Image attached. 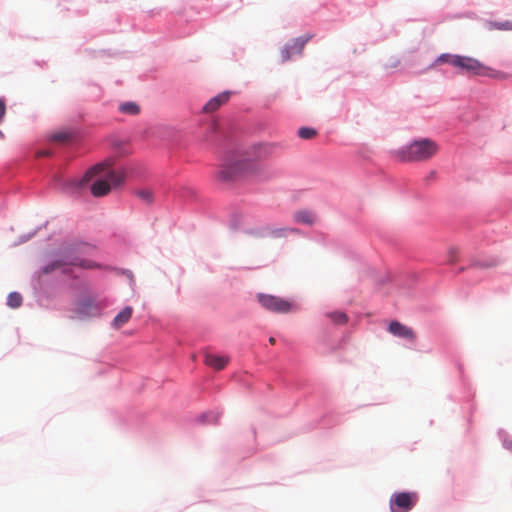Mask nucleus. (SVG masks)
<instances>
[{"mask_svg": "<svg viewBox=\"0 0 512 512\" xmlns=\"http://www.w3.org/2000/svg\"><path fill=\"white\" fill-rule=\"evenodd\" d=\"M269 343L270 348L265 346L267 359L258 364L255 372L239 379L242 385L276 418L288 416L302 399L309 408H326L324 389L307 381L292 344L279 336H270Z\"/></svg>", "mask_w": 512, "mask_h": 512, "instance_id": "obj_1", "label": "nucleus"}, {"mask_svg": "<svg viewBox=\"0 0 512 512\" xmlns=\"http://www.w3.org/2000/svg\"><path fill=\"white\" fill-rule=\"evenodd\" d=\"M494 220L495 218L491 216L485 219H465L462 225L467 233V243L461 247H449L444 259L429 268L411 269L399 275L388 271L377 278V286L395 284L403 288H412L418 283L428 280L434 273L444 274L450 271L456 275L467 268L484 270L498 266L500 259L484 249L485 244L489 245L491 242L498 241V239H491L487 236L488 231H494L491 228V223Z\"/></svg>", "mask_w": 512, "mask_h": 512, "instance_id": "obj_2", "label": "nucleus"}, {"mask_svg": "<svg viewBox=\"0 0 512 512\" xmlns=\"http://www.w3.org/2000/svg\"><path fill=\"white\" fill-rule=\"evenodd\" d=\"M273 148L264 142L254 143L242 157H228L214 173L218 183L233 186L237 182L255 178L264 172V161L271 155Z\"/></svg>", "mask_w": 512, "mask_h": 512, "instance_id": "obj_3", "label": "nucleus"}, {"mask_svg": "<svg viewBox=\"0 0 512 512\" xmlns=\"http://www.w3.org/2000/svg\"><path fill=\"white\" fill-rule=\"evenodd\" d=\"M83 248L96 249V246L84 239L71 240L66 245L54 248L47 252L46 262L41 265L42 273H53L61 270L66 273L65 266H70L82 270H92V268H102L99 261L82 257L85 253Z\"/></svg>", "mask_w": 512, "mask_h": 512, "instance_id": "obj_4", "label": "nucleus"}, {"mask_svg": "<svg viewBox=\"0 0 512 512\" xmlns=\"http://www.w3.org/2000/svg\"><path fill=\"white\" fill-rule=\"evenodd\" d=\"M449 64L458 69L461 73H467L472 76L487 77L491 79H503L504 73L500 70L494 69L480 60L467 55L441 53L438 55L426 68V70L435 68L437 66Z\"/></svg>", "mask_w": 512, "mask_h": 512, "instance_id": "obj_5", "label": "nucleus"}, {"mask_svg": "<svg viewBox=\"0 0 512 512\" xmlns=\"http://www.w3.org/2000/svg\"><path fill=\"white\" fill-rule=\"evenodd\" d=\"M438 151L437 143L428 137H415L405 145L391 151V156L400 162L427 161Z\"/></svg>", "mask_w": 512, "mask_h": 512, "instance_id": "obj_6", "label": "nucleus"}, {"mask_svg": "<svg viewBox=\"0 0 512 512\" xmlns=\"http://www.w3.org/2000/svg\"><path fill=\"white\" fill-rule=\"evenodd\" d=\"M328 323L324 325L322 341L331 351L341 348L347 341L349 334L339 330V326L348 323L349 316L341 310H334L325 314Z\"/></svg>", "mask_w": 512, "mask_h": 512, "instance_id": "obj_7", "label": "nucleus"}, {"mask_svg": "<svg viewBox=\"0 0 512 512\" xmlns=\"http://www.w3.org/2000/svg\"><path fill=\"white\" fill-rule=\"evenodd\" d=\"M25 177H28V172L23 165L0 168V206L5 203L6 194L21 191L30 184V180H25Z\"/></svg>", "mask_w": 512, "mask_h": 512, "instance_id": "obj_8", "label": "nucleus"}, {"mask_svg": "<svg viewBox=\"0 0 512 512\" xmlns=\"http://www.w3.org/2000/svg\"><path fill=\"white\" fill-rule=\"evenodd\" d=\"M255 298L263 309L274 314H294L300 310V304L293 298L264 292H258Z\"/></svg>", "mask_w": 512, "mask_h": 512, "instance_id": "obj_9", "label": "nucleus"}, {"mask_svg": "<svg viewBox=\"0 0 512 512\" xmlns=\"http://www.w3.org/2000/svg\"><path fill=\"white\" fill-rule=\"evenodd\" d=\"M124 182L125 177L122 173L108 169L90 183L89 191L93 197L100 198L112 190L121 189Z\"/></svg>", "mask_w": 512, "mask_h": 512, "instance_id": "obj_10", "label": "nucleus"}, {"mask_svg": "<svg viewBox=\"0 0 512 512\" xmlns=\"http://www.w3.org/2000/svg\"><path fill=\"white\" fill-rule=\"evenodd\" d=\"M74 312L80 320H87L102 317L103 308L97 299V295L92 291L90 293L78 295Z\"/></svg>", "mask_w": 512, "mask_h": 512, "instance_id": "obj_11", "label": "nucleus"}, {"mask_svg": "<svg viewBox=\"0 0 512 512\" xmlns=\"http://www.w3.org/2000/svg\"><path fill=\"white\" fill-rule=\"evenodd\" d=\"M419 500L415 491L401 490L394 492L389 500L390 512H409Z\"/></svg>", "mask_w": 512, "mask_h": 512, "instance_id": "obj_12", "label": "nucleus"}, {"mask_svg": "<svg viewBox=\"0 0 512 512\" xmlns=\"http://www.w3.org/2000/svg\"><path fill=\"white\" fill-rule=\"evenodd\" d=\"M80 130L76 125L61 126L47 133V139L53 142H63L74 145L79 137Z\"/></svg>", "mask_w": 512, "mask_h": 512, "instance_id": "obj_13", "label": "nucleus"}, {"mask_svg": "<svg viewBox=\"0 0 512 512\" xmlns=\"http://www.w3.org/2000/svg\"><path fill=\"white\" fill-rule=\"evenodd\" d=\"M314 37V34L305 33L285 43L281 49L282 61H288L294 55L302 54L306 44Z\"/></svg>", "mask_w": 512, "mask_h": 512, "instance_id": "obj_14", "label": "nucleus"}, {"mask_svg": "<svg viewBox=\"0 0 512 512\" xmlns=\"http://www.w3.org/2000/svg\"><path fill=\"white\" fill-rule=\"evenodd\" d=\"M102 168V163L95 164L94 166H92L91 170L86 172L84 175L69 180L68 187L71 190V192L77 196H82L83 194H85L87 190H89L90 174L97 173L101 171Z\"/></svg>", "mask_w": 512, "mask_h": 512, "instance_id": "obj_15", "label": "nucleus"}, {"mask_svg": "<svg viewBox=\"0 0 512 512\" xmlns=\"http://www.w3.org/2000/svg\"><path fill=\"white\" fill-rule=\"evenodd\" d=\"M223 415V410L220 408L207 409L189 419L190 424L193 426H216L220 423Z\"/></svg>", "mask_w": 512, "mask_h": 512, "instance_id": "obj_16", "label": "nucleus"}, {"mask_svg": "<svg viewBox=\"0 0 512 512\" xmlns=\"http://www.w3.org/2000/svg\"><path fill=\"white\" fill-rule=\"evenodd\" d=\"M386 331L394 337L413 342L416 340L417 335L413 328L400 322L397 319H392L387 323Z\"/></svg>", "mask_w": 512, "mask_h": 512, "instance_id": "obj_17", "label": "nucleus"}, {"mask_svg": "<svg viewBox=\"0 0 512 512\" xmlns=\"http://www.w3.org/2000/svg\"><path fill=\"white\" fill-rule=\"evenodd\" d=\"M339 423V417L332 411L325 412L319 419L306 423L301 431L303 433L310 432L316 428L328 429L332 428Z\"/></svg>", "mask_w": 512, "mask_h": 512, "instance_id": "obj_18", "label": "nucleus"}, {"mask_svg": "<svg viewBox=\"0 0 512 512\" xmlns=\"http://www.w3.org/2000/svg\"><path fill=\"white\" fill-rule=\"evenodd\" d=\"M239 92L237 90H223L216 95L212 96L201 108L203 112H213L217 110L219 107L227 104L232 96L237 95Z\"/></svg>", "mask_w": 512, "mask_h": 512, "instance_id": "obj_19", "label": "nucleus"}, {"mask_svg": "<svg viewBox=\"0 0 512 512\" xmlns=\"http://www.w3.org/2000/svg\"><path fill=\"white\" fill-rule=\"evenodd\" d=\"M204 362L212 369L222 370L230 363V357L221 352L209 351L204 354Z\"/></svg>", "mask_w": 512, "mask_h": 512, "instance_id": "obj_20", "label": "nucleus"}, {"mask_svg": "<svg viewBox=\"0 0 512 512\" xmlns=\"http://www.w3.org/2000/svg\"><path fill=\"white\" fill-rule=\"evenodd\" d=\"M119 426L127 429H140L144 416L135 410L129 411L125 416L116 414Z\"/></svg>", "mask_w": 512, "mask_h": 512, "instance_id": "obj_21", "label": "nucleus"}, {"mask_svg": "<svg viewBox=\"0 0 512 512\" xmlns=\"http://www.w3.org/2000/svg\"><path fill=\"white\" fill-rule=\"evenodd\" d=\"M133 311L134 309L131 305H125L113 317L112 321L110 322V327L113 330H119L120 328H122L132 318Z\"/></svg>", "mask_w": 512, "mask_h": 512, "instance_id": "obj_22", "label": "nucleus"}, {"mask_svg": "<svg viewBox=\"0 0 512 512\" xmlns=\"http://www.w3.org/2000/svg\"><path fill=\"white\" fill-rule=\"evenodd\" d=\"M51 273H42L41 266L33 273L31 277V288L37 296H44L47 291V285L43 280L44 275Z\"/></svg>", "mask_w": 512, "mask_h": 512, "instance_id": "obj_23", "label": "nucleus"}, {"mask_svg": "<svg viewBox=\"0 0 512 512\" xmlns=\"http://www.w3.org/2000/svg\"><path fill=\"white\" fill-rule=\"evenodd\" d=\"M293 220L297 224L312 226L315 224L316 218L310 210L300 209L294 212Z\"/></svg>", "mask_w": 512, "mask_h": 512, "instance_id": "obj_24", "label": "nucleus"}, {"mask_svg": "<svg viewBox=\"0 0 512 512\" xmlns=\"http://www.w3.org/2000/svg\"><path fill=\"white\" fill-rule=\"evenodd\" d=\"M134 195L144 204L152 205L155 202V191L150 187H140L133 190Z\"/></svg>", "mask_w": 512, "mask_h": 512, "instance_id": "obj_25", "label": "nucleus"}, {"mask_svg": "<svg viewBox=\"0 0 512 512\" xmlns=\"http://www.w3.org/2000/svg\"><path fill=\"white\" fill-rule=\"evenodd\" d=\"M290 234H301L304 235L301 229L294 227H280V228H270L269 227V237L278 239V238H286Z\"/></svg>", "mask_w": 512, "mask_h": 512, "instance_id": "obj_26", "label": "nucleus"}, {"mask_svg": "<svg viewBox=\"0 0 512 512\" xmlns=\"http://www.w3.org/2000/svg\"><path fill=\"white\" fill-rule=\"evenodd\" d=\"M484 26L488 31H512L511 20H486Z\"/></svg>", "mask_w": 512, "mask_h": 512, "instance_id": "obj_27", "label": "nucleus"}, {"mask_svg": "<svg viewBox=\"0 0 512 512\" xmlns=\"http://www.w3.org/2000/svg\"><path fill=\"white\" fill-rule=\"evenodd\" d=\"M118 111L122 114L135 116L138 115L141 111L140 105L135 101H123L118 105Z\"/></svg>", "mask_w": 512, "mask_h": 512, "instance_id": "obj_28", "label": "nucleus"}, {"mask_svg": "<svg viewBox=\"0 0 512 512\" xmlns=\"http://www.w3.org/2000/svg\"><path fill=\"white\" fill-rule=\"evenodd\" d=\"M68 287L76 292H79V294H86L92 292L90 285L87 281L73 277L68 284Z\"/></svg>", "mask_w": 512, "mask_h": 512, "instance_id": "obj_29", "label": "nucleus"}, {"mask_svg": "<svg viewBox=\"0 0 512 512\" xmlns=\"http://www.w3.org/2000/svg\"><path fill=\"white\" fill-rule=\"evenodd\" d=\"M100 264L102 265V268H92V270H99V271H105V272H112L113 271V272H116L119 275H125L128 278L133 279L132 271L127 269V268H120V267L113 266V265H110V264H105V263H102V262H100Z\"/></svg>", "mask_w": 512, "mask_h": 512, "instance_id": "obj_30", "label": "nucleus"}, {"mask_svg": "<svg viewBox=\"0 0 512 512\" xmlns=\"http://www.w3.org/2000/svg\"><path fill=\"white\" fill-rule=\"evenodd\" d=\"M457 369L459 371V379L461 385L466 392L465 397L467 401L470 402L474 398V393L471 391L470 384L468 380L465 378L463 365L461 363H457Z\"/></svg>", "mask_w": 512, "mask_h": 512, "instance_id": "obj_31", "label": "nucleus"}, {"mask_svg": "<svg viewBox=\"0 0 512 512\" xmlns=\"http://www.w3.org/2000/svg\"><path fill=\"white\" fill-rule=\"evenodd\" d=\"M242 232L255 238H266L269 237V226L264 225L253 228H244Z\"/></svg>", "mask_w": 512, "mask_h": 512, "instance_id": "obj_32", "label": "nucleus"}, {"mask_svg": "<svg viewBox=\"0 0 512 512\" xmlns=\"http://www.w3.org/2000/svg\"><path fill=\"white\" fill-rule=\"evenodd\" d=\"M23 304V296L18 291H12L7 295L6 298V305L10 309H18Z\"/></svg>", "mask_w": 512, "mask_h": 512, "instance_id": "obj_33", "label": "nucleus"}, {"mask_svg": "<svg viewBox=\"0 0 512 512\" xmlns=\"http://www.w3.org/2000/svg\"><path fill=\"white\" fill-rule=\"evenodd\" d=\"M48 221H45L43 224L37 226L35 229H33L32 231L28 232V233H25V234H21L18 236L17 240L15 241L14 243V246H18V245H21V244H24L26 242H28L30 239H32L42 228H45L47 225H48Z\"/></svg>", "mask_w": 512, "mask_h": 512, "instance_id": "obj_34", "label": "nucleus"}, {"mask_svg": "<svg viewBox=\"0 0 512 512\" xmlns=\"http://www.w3.org/2000/svg\"><path fill=\"white\" fill-rule=\"evenodd\" d=\"M316 134L317 130L312 126L303 125L297 129V136L300 139L308 140L314 137Z\"/></svg>", "mask_w": 512, "mask_h": 512, "instance_id": "obj_35", "label": "nucleus"}, {"mask_svg": "<svg viewBox=\"0 0 512 512\" xmlns=\"http://www.w3.org/2000/svg\"><path fill=\"white\" fill-rule=\"evenodd\" d=\"M498 437L502 443L504 449L510 451L512 453V438L507 433L506 430L500 428L497 432Z\"/></svg>", "mask_w": 512, "mask_h": 512, "instance_id": "obj_36", "label": "nucleus"}, {"mask_svg": "<svg viewBox=\"0 0 512 512\" xmlns=\"http://www.w3.org/2000/svg\"><path fill=\"white\" fill-rule=\"evenodd\" d=\"M495 169L501 174H512V161L499 160Z\"/></svg>", "mask_w": 512, "mask_h": 512, "instance_id": "obj_37", "label": "nucleus"}, {"mask_svg": "<svg viewBox=\"0 0 512 512\" xmlns=\"http://www.w3.org/2000/svg\"><path fill=\"white\" fill-rule=\"evenodd\" d=\"M240 223H241V214L238 212H233L230 215L229 229L232 232H236L240 227Z\"/></svg>", "mask_w": 512, "mask_h": 512, "instance_id": "obj_38", "label": "nucleus"}, {"mask_svg": "<svg viewBox=\"0 0 512 512\" xmlns=\"http://www.w3.org/2000/svg\"><path fill=\"white\" fill-rule=\"evenodd\" d=\"M437 178V172L435 170H431L424 178H423V186H429L432 182H434Z\"/></svg>", "mask_w": 512, "mask_h": 512, "instance_id": "obj_39", "label": "nucleus"}, {"mask_svg": "<svg viewBox=\"0 0 512 512\" xmlns=\"http://www.w3.org/2000/svg\"><path fill=\"white\" fill-rule=\"evenodd\" d=\"M312 239L316 242L324 243L325 235L322 233H316Z\"/></svg>", "mask_w": 512, "mask_h": 512, "instance_id": "obj_40", "label": "nucleus"}, {"mask_svg": "<svg viewBox=\"0 0 512 512\" xmlns=\"http://www.w3.org/2000/svg\"><path fill=\"white\" fill-rule=\"evenodd\" d=\"M468 409H469V414H470V415H469V417L467 418V423L470 425V424L472 423V414H473V412H474V410H475V406H474V404H473V403H470V404H469Z\"/></svg>", "mask_w": 512, "mask_h": 512, "instance_id": "obj_41", "label": "nucleus"}, {"mask_svg": "<svg viewBox=\"0 0 512 512\" xmlns=\"http://www.w3.org/2000/svg\"><path fill=\"white\" fill-rule=\"evenodd\" d=\"M0 110H7V103L5 97H0Z\"/></svg>", "mask_w": 512, "mask_h": 512, "instance_id": "obj_42", "label": "nucleus"}, {"mask_svg": "<svg viewBox=\"0 0 512 512\" xmlns=\"http://www.w3.org/2000/svg\"><path fill=\"white\" fill-rule=\"evenodd\" d=\"M7 110H0V125L4 122Z\"/></svg>", "mask_w": 512, "mask_h": 512, "instance_id": "obj_43", "label": "nucleus"}, {"mask_svg": "<svg viewBox=\"0 0 512 512\" xmlns=\"http://www.w3.org/2000/svg\"><path fill=\"white\" fill-rule=\"evenodd\" d=\"M160 14H161V10H159V11H157V12H155V10H151V11L149 12V16H150V17H154L155 15H160Z\"/></svg>", "mask_w": 512, "mask_h": 512, "instance_id": "obj_44", "label": "nucleus"}, {"mask_svg": "<svg viewBox=\"0 0 512 512\" xmlns=\"http://www.w3.org/2000/svg\"><path fill=\"white\" fill-rule=\"evenodd\" d=\"M508 213V208L507 209H501L500 211H497V215L498 216H503L504 214H507Z\"/></svg>", "mask_w": 512, "mask_h": 512, "instance_id": "obj_45", "label": "nucleus"}, {"mask_svg": "<svg viewBox=\"0 0 512 512\" xmlns=\"http://www.w3.org/2000/svg\"><path fill=\"white\" fill-rule=\"evenodd\" d=\"M251 435L252 437L255 439L256 438V431H255V428H252L251 430Z\"/></svg>", "mask_w": 512, "mask_h": 512, "instance_id": "obj_46", "label": "nucleus"}, {"mask_svg": "<svg viewBox=\"0 0 512 512\" xmlns=\"http://www.w3.org/2000/svg\"><path fill=\"white\" fill-rule=\"evenodd\" d=\"M4 133L2 132V130L0 129V139H4Z\"/></svg>", "mask_w": 512, "mask_h": 512, "instance_id": "obj_47", "label": "nucleus"}, {"mask_svg": "<svg viewBox=\"0 0 512 512\" xmlns=\"http://www.w3.org/2000/svg\"><path fill=\"white\" fill-rule=\"evenodd\" d=\"M397 64H399V61H396V63H393L392 67H396Z\"/></svg>", "mask_w": 512, "mask_h": 512, "instance_id": "obj_48", "label": "nucleus"}, {"mask_svg": "<svg viewBox=\"0 0 512 512\" xmlns=\"http://www.w3.org/2000/svg\"><path fill=\"white\" fill-rule=\"evenodd\" d=\"M397 64H399V61H396V63H393L392 67H396Z\"/></svg>", "mask_w": 512, "mask_h": 512, "instance_id": "obj_49", "label": "nucleus"}]
</instances>
